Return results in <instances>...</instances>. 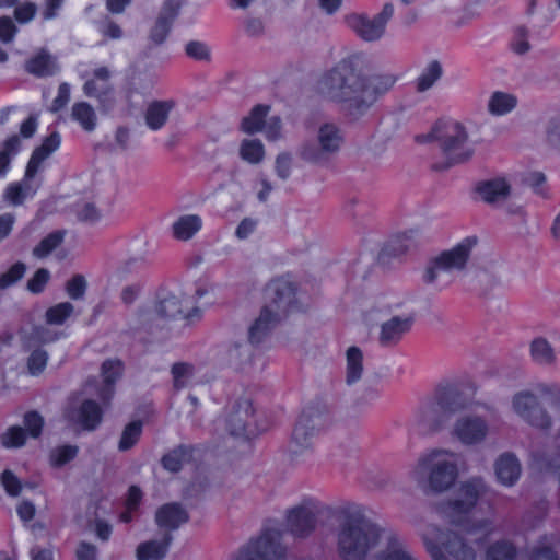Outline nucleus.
Listing matches in <instances>:
<instances>
[{"label": "nucleus", "instance_id": "1", "mask_svg": "<svg viewBox=\"0 0 560 560\" xmlns=\"http://www.w3.org/2000/svg\"><path fill=\"white\" fill-rule=\"evenodd\" d=\"M359 65H368V57L354 54L340 60L319 81V91L330 101L340 104L342 110L357 118L363 115L376 101L383 89L381 75L361 78Z\"/></svg>", "mask_w": 560, "mask_h": 560}, {"label": "nucleus", "instance_id": "2", "mask_svg": "<svg viewBox=\"0 0 560 560\" xmlns=\"http://www.w3.org/2000/svg\"><path fill=\"white\" fill-rule=\"evenodd\" d=\"M266 296L270 304L261 310L259 317L249 327L248 341L237 343L230 350V358L236 368L244 369L252 362L254 348L264 342L282 316L300 311L295 287L288 278L270 281L266 288Z\"/></svg>", "mask_w": 560, "mask_h": 560}, {"label": "nucleus", "instance_id": "3", "mask_svg": "<svg viewBox=\"0 0 560 560\" xmlns=\"http://www.w3.org/2000/svg\"><path fill=\"white\" fill-rule=\"evenodd\" d=\"M459 530L443 532L436 526H429L423 535L428 552L433 560H475L477 551L494 532V522L480 518L464 525H456Z\"/></svg>", "mask_w": 560, "mask_h": 560}, {"label": "nucleus", "instance_id": "4", "mask_svg": "<svg viewBox=\"0 0 560 560\" xmlns=\"http://www.w3.org/2000/svg\"><path fill=\"white\" fill-rule=\"evenodd\" d=\"M472 399L463 390L457 378L442 380L418 405L413 424L421 435H432L445 428L456 413L468 409Z\"/></svg>", "mask_w": 560, "mask_h": 560}, {"label": "nucleus", "instance_id": "5", "mask_svg": "<svg viewBox=\"0 0 560 560\" xmlns=\"http://www.w3.org/2000/svg\"><path fill=\"white\" fill-rule=\"evenodd\" d=\"M337 552L342 560H385L382 529L349 509L338 511Z\"/></svg>", "mask_w": 560, "mask_h": 560}, {"label": "nucleus", "instance_id": "6", "mask_svg": "<svg viewBox=\"0 0 560 560\" xmlns=\"http://www.w3.org/2000/svg\"><path fill=\"white\" fill-rule=\"evenodd\" d=\"M459 455L446 448L422 453L413 469L418 486L427 494H441L453 488L459 476Z\"/></svg>", "mask_w": 560, "mask_h": 560}, {"label": "nucleus", "instance_id": "7", "mask_svg": "<svg viewBox=\"0 0 560 560\" xmlns=\"http://www.w3.org/2000/svg\"><path fill=\"white\" fill-rule=\"evenodd\" d=\"M433 136L442 153V160L433 165L436 171L464 164L475 154L468 128L462 121L441 119L433 126Z\"/></svg>", "mask_w": 560, "mask_h": 560}, {"label": "nucleus", "instance_id": "8", "mask_svg": "<svg viewBox=\"0 0 560 560\" xmlns=\"http://www.w3.org/2000/svg\"><path fill=\"white\" fill-rule=\"evenodd\" d=\"M539 397L547 399L555 409H560V385L539 383L534 389H523L512 397L513 411L527 424L541 431L552 427V417L539 401Z\"/></svg>", "mask_w": 560, "mask_h": 560}, {"label": "nucleus", "instance_id": "9", "mask_svg": "<svg viewBox=\"0 0 560 560\" xmlns=\"http://www.w3.org/2000/svg\"><path fill=\"white\" fill-rule=\"evenodd\" d=\"M477 243L476 236H468L430 258L422 275L423 282L439 289L447 288L454 280V273L465 270Z\"/></svg>", "mask_w": 560, "mask_h": 560}, {"label": "nucleus", "instance_id": "10", "mask_svg": "<svg viewBox=\"0 0 560 560\" xmlns=\"http://www.w3.org/2000/svg\"><path fill=\"white\" fill-rule=\"evenodd\" d=\"M61 137L57 131L44 139L43 143L33 151L23 178L9 184L5 188L3 194L5 201L16 207L35 197L42 186V178L37 177V173L43 162L59 149Z\"/></svg>", "mask_w": 560, "mask_h": 560}, {"label": "nucleus", "instance_id": "11", "mask_svg": "<svg viewBox=\"0 0 560 560\" xmlns=\"http://www.w3.org/2000/svg\"><path fill=\"white\" fill-rule=\"evenodd\" d=\"M490 491L483 478L475 476L462 481L454 495L438 505L439 514L452 525L470 523L467 515Z\"/></svg>", "mask_w": 560, "mask_h": 560}, {"label": "nucleus", "instance_id": "12", "mask_svg": "<svg viewBox=\"0 0 560 560\" xmlns=\"http://www.w3.org/2000/svg\"><path fill=\"white\" fill-rule=\"evenodd\" d=\"M345 142V133L335 122L322 124L316 133L315 141L303 143L299 154L305 162L327 166L332 155L337 154Z\"/></svg>", "mask_w": 560, "mask_h": 560}, {"label": "nucleus", "instance_id": "13", "mask_svg": "<svg viewBox=\"0 0 560 560\" xmlns=\"http://www.w3.org/2000/svg\"><path fill=\"white\" fill-rule=\"evenodd\" d=\"M288 548L281 542V534L266 528L261 534L243 546L235 560H285Z\"/></svg>", "mask_w": 560, "mask_h": 560}, {"label": "nucleus", "instance_id": "14", "mask_svg": "<svg viewBox=\"0 0 560 560\" xmlns=\"http://www.w3.org/2000/svg\"><path fill=\"white\" fill-rule=\"evenodd\" d=\"M190 307V302L179 290L161 288L155 295L153 311L162 318H175L182 316L187 320L199 318L201 311L199 307Z\"/></svg>", "mask_w": 560, "mask_h": 560}, {"label": "nucleus", "instance_id": "15", "mask_svg": "<svg viewBox=\"0 0 560 560\" xmlns=\"http://www.w3.org/2000/svg\"><path fill=\"white\" fill-rule=\"evenodd\" d=\"M223 422L231 435L246 439H250L266 429V427L258 425L252 401L247 398L233 402Z\"/></svg>", "mask_w": 560, "mask_h": 560}, {"label": "nucleus", "instance_id": "16", "mask_svg": "<svg viewBox=\"0 0 560 560\" xmlns=\"http://www.w3.org/2000/svg\"><path fill=\"white\" fill-rule=\"evenodd\" d=\"M421 240L419 229L393 232L387 238V269L402 266L408 256L421 245Z\"/></svg>", "mask_w": 560, "mask_h": 560}, {"label": "nucleus", "instance_id": "17", "mask_svg": "<svg viewBox=\"0 0 560 560\" xmlns=\"http://www.w3.org/2000/svg\"><path fill=\"white\" fill-rule=\"evenodd\" d=\"M320 509L314 500H305L288 511L285 517L287 530L295 538L310 536L317 522Z\"/></svg>", "mask_w": 560, "mask_h": 560}, {"label": "nucleus", "instance_id": "18", "mask_svg": "<svg viewBox=\"0 0 560 560\" xmlns=\"http://www.w3.org/2000/svg\"><path fill=\"white\" fill-rule=\"evenodd\" d=\"M490 433L488 421L477 415L458 417L452 428V435L463 445L474 446L483 443Z\"/></svg>", "mask_w": 560, "mask_h": 560}, {"label": "nucleus", "instance_id": "19", "mask_svg": "<svg viewBox=\"0 0 560 560\" xmlns=\"http://www.w3.org/2000/svg\"><path fill=\"white\" fill-rule=\"evenodd\" d=\"M345 23L361 39L374 42L380 39L385 31V10L374 15L351 13L345 16Z\"/></svg>", "mask_w": 560, "mask_h": 560}, {"label": "nucleus", "instance_id": "20", "mask_svg": "<svg viewBox=\"0 0 560 560\" xmlns=\"http://www.w3.org/2000/svg\"><path fill=\"white\" fill-rule=\"evenodd\" d=\"M110 71L106 67H98L93 72V78L86 80L83 92L88 97L98 101L104 110H109L114 104L113 86L109 83Z\"/></svg>", "mask_w": 560, "mask_h": 560}, {"label": "nucleus", "instance_id": "21", "mask_svg": "<svg viewBox=\"0 0 560 560\" xmlns=\"http://www.w3.org/2000/svg\"><path fill=\"white\" fill-rule=\"evenodd\" d=\"M122 373V363L120 360H106L102 364V386H96V381H89L85 384L84 392L89 395L95 394L104 404L110 400L114 395L115 382Z\"/></svg>", "mask_w": 560, "mask_h": 560}, {"label": "nucleus", "instance_id": "22", "mask_svg": "<svg viewBox=\"0 0 560 560\" xmlns=\"http://www.w3.org/2000/svg\"><path fill=\"white\" fill-rule=\"evenodd\" d=\"M512 186L505 177H494L479 182L476 186V192L479 198L490 205L500 206L509 199Z\"/></svg>", "mask_w": 560, "mask_h": 560}, {"label": "nucleus", "instance_id": "23", "mask_svg": "<svg viewBox=\"0 0 560 560\" xmlns=\"http://www.w3.org/2000/svg\"><path fill=\"white\" fill-rule=\"evenodd\" d=\"M66 415L70 421L79 424L82 429L94 430L102 420L103 410L94 400L85 399L79 407H74L71 402Z\"/></svg>", "mask_w": 560, "mask_h": 560}, {"label": "nucleus", "instance_id": "24", "mask_svg": "<svg viewBox=\"0 0 560 560\" xmlns=\"http://www.w3.org/2000/svg\"><path fill=\"white\" fill-rule=\"evenodd\" d=\"M494 474L501 485L505 487L515 485L522 474V466L516 455L511 452L499 455L494 462Z\"/></svg>", "mask_w": 560, "mask_h": 560}, {"label": "nucleus", "instance_id": "25", "mask_svg": "<svg viewBox=\"0 0 560 560\" xmlns=\"http://www.w3.org/2000/svg\"><path fill=\"white\" fill-rule=\"evenodd\" d=\"M179 2L177 0H166L162 11L151 31V39L155 44H161L165 40L174 19L178 14Z\"/></svg>", "mask_w": 560, "mask_h": 560}, {"label": "nucleus", "instance_id": "26", "mask_svg": "<svg viewBox=\"0 0 560 560\" xmlns=\"http://www.w3.org/2000/svg\"><path fill=\"white\" fill-rule=\"evenodd\" d=\"M317 420L313 418L312 412L304 410L294 425L292 442L301 448H307L311 445V440L315 434Z\"/></svg>", "mask_w": 560, "mask_h": 560}, {"label": "nucleus", "instance_id": "27", "mask_svg": "<svg viewBox=\"0 0 560 560\" xmlns=\"http://www.w3.org/2000/svg\"><path fill=\"white\" fill-rule=\"evenodd\" d=\"M415 323V315L412 313H405L401 315H390L387 318V347L396 346L407 335Z\"/></svg>", "mask_w": 560, "mask_h": 560}, {"label": "nucleus", "instance_id": "28", "mask_svg": "<svg viewBox=\"0 0 560 560\" xmlns=\"http://www.w3.org/2000/svg\"><path fill=\"white\" fill-rule=\"evenodd\" d=\"M155 518L160 527L176 529L188 521V513L178 503H167L158 510Z\"/></svg>", "mask_w": 560, "mask_h": 560}, {"label": "nucleus", "instance_id": "29", "mask_svg": "<svg viewBox=\"0 0 560 560\" xmlns=\"http://www.w3.org/2000/svg\"><path fill=\"white\" fill-rule=\"evenodd\" d=\"M175 107L173 100L154 101L150 103L145 110V124L149 129L160 130L166 122L171 110Z\"/></svg>", "mask_w": 560, "mask_h": 560}, {"label": "nucleus", "instance_id": "30", "mask_svg": "<svg viewBox=\"0 0 560 560\" xmlns=\"http://www.w3.org/2000/svg\"><path fill=\"white\" fill-rule=\"evenodd\" d=\"M26 70L36 77H49L59 71V66L56 58L43 49L26 62Z\"/></svg>", "mask_w": 560, "mask_h": 560}, {"label": "nucleus", "instance_id": "31", "mask_svg": "<svg viewBox=\"0 0 560 560\" xmlns=\"http://www.w3.org/2000/svg\"><path fill=\"white\" fill-rule=\"evenodd\" d=\"M202 228V219L198 214L180 215L172 225L173 236L178 241L192 238Z\"/></svg>", "mask_w": 560, "mask_h": 560}, {"label": "nucleus", "instance_id": "32", "mask_svg": "<svg viewBox=\"0 0 560 560\" xmlns=\"http://www.w3.org/2000/svg\"><path fill=\"white\" fill-rule=\"evenodd\" d=\"M171 541L172 536L164 534L159 540L154 539L140 544L137 549L138 560H161L165 557Z\"/></svg>", "mask_w": 560, "mask_h": 560}, {"label": "nucleus", "instance_id": "33", "mask_svg": "<svg viewBox=\"0 0 560 560\" xmlns=\"http://www.w3.org/2000/svg\"><path fill=\"white\" fill-rule=\"evenodd\" d=\"M71 120L77 122L84 131L92 132L97 126V115L94 107L88 102H75L71 107Z\"/></svg>", "mask_w": 560, "mask_h": 560}, {"label": "nucleus", "instance_id": "34", "mask_svg": "<svg viewBox=\"0 0 560 560\" xmlns=\"http://www.w3.org/2000/svg\"><path fill=\"white\" fill-rule=\"evenodd\" d=\"M200 450L192 446H179L162 458L163 467L170 471H178L184 464L189 463L199 456Z\"/></svg>", "mask_w": 560, "mask_h": 560}, {"label": "nucleus", "instance_id": "35", "mask_svg": "<svg viewBox=\"0 0 560 560\" xmlns=\"http://www.w3.org/2000/svg\"><path fill=\"white\" fill-rule=\"evenodd\" d=\"M61 334L46 325L33 326L31 331L23 330V341L27 348L49 343L58 340Z\"/></svg>", "mask_w": 560, "mask_h": 560}, {"label": "nucleus", "instance_id": "36", "mask_svg": "<svg viewBox=\"0 0 560 560\" xmlns=\"http://www.w3.org/2000/svg\"><path fill=\"white\" fill-rule=\"evenodd\" d=\"M517 105L515 95L502 91H495L488 101V112L493 116H503L512 112Z\"/></svg>", "mask_w": 560, "mask_h": 560}, {"label": "nucleus", "instance_id": "37", "mask_svg": "<svg viewBox=\"0 0 560 560\" xmlns=\"http://www.w3.org/2000/svg\"><path fill=\"white\" fill-rule=\"evenodd\" d=\"M346 383L355 384L363 374V353L360 348L352 346L346 351Z\"/></svg>", "mask_w": 560, "mask_h": 560}, {"label": "nucleus", "instance_id": "38", "mask_svg": "<svg viewBox=\"0 0 560 560\" xmlns=\"http://www.w3.org/2000/svg\"><path fill=\"white\" fill-rule=\"evenodd\" d=\"M171 372L174 387L176 389H182L199 383L196 368L190 363L177 362L173 364Z\"/></svg>", "mask_w": 560, "mask_h": 560}, {"label": "nucleus", "instance_id": "39", "mask_svg": "<svg viewBox=\"0 0 560 560\" xmlns=\"http://www.w3.org/2000/svg\"><path fill=\"white\" fill-rule=\"evenodd\" d=\"M443 75V67L439 60L429 61L416 81L418 92L430 90Z\"/></svg>", "mask_w": 560, "mask_h": 560}, {"label": "nucleus", "instance_id": "40", "mask_svg": "<svg viewBox=\"0 0 560 560\" xmlns=\"http://www.w3.org/2000/svg\"><path fill=\"white\" fill-rule=\"evenodd\" d=\"M387 560H416L405 540L394 532L387 533Z\"/></svg>", "mask_w": 560, "mask_h": 560}, {"label": "nucleus", "instance_id": "41", "mask_svg": "<svg viewBox=\"0 0 560 560\" xmlns=\"http://www.w3.org/2000/svg\"><path fill=\"white\" fill-rule=\"evenodd\" d=\"M530 355L540 365H551L556 361V354L551 345L544 338L533 340Z\"/></svg>", "mask_w": 560, "mask_h": 560}, {"label": "nucleus", "instance_id": "42", "mask_svg": "<svg viewBox=\"0 0 560 560\" xmlns=\"http://www.w3.org/2000/svg\"><path fill=\"white\" fill-rule=\"evenodd\" d=\"M269 112V106L257 105L248 116L244 117L242 121V129L246 133H255L262 130L265 118Z\"/></svg>", "mask_w": 560, "mask_h": 560}, {"label": "nucleus", "instance_id": "43", "mask_svg": "<svg viewBox=\"0 0 560 560\" xmlns=\"http://www.w3.org/2000/svg\"><path fill=\"white\" fill-rule=\"evenodd\" d=\"M240 154L244 161L258 164L265 156V148L260 140L245 139L241 144Z\"/></svg>", "mask_w": 560, "mask_h": 560}, {"label": "nucleus", "instance_id": "44", "mask_svg": "<svg viewBox=\"0 0 560 560\" xmlns=\"http://www.w3.org/2000/svg\"><path fill=\"white\" fill-rule=\"evenodd\" d=\"M73 313V305L70 302H61L46 311V323L48 325H62Z\"/></svg>", "mask_w": 560, "mask_h": 560}, {"label": "nucleus", "instance_id": "45", "mask_svg": "<svg viewBox=\"0 0 560 560\" xmlns=\"http://www.w3.org/2000/svg\"><path fill=\"white\" fill-rule=\"evenodd\" d=\"M65 233L62 231H55L44 237L40 243L34 248L33 254L37 258L48 256L56 249L63 241Z\"/></svg>", "mask_w": 560, "mask_h": 560}, {"label": "nucleus", "instance_id": "46", "mask_svg": "<svg viewBox=\"0 0 560 560\" xmlns=\"http://www.w3.org/2000/svg\"><path fill=\"white\" fill-rule=\"evenodd\" d=\"M515 547L509 541H498L487 551V560H514Z\"/></svg>", "mask_w": 560, "mask_h": 560}, {"label": "nucleus", "instance_id": "47", "mask_svg": "<svg viewBox=\"0 0 560 560\" xmlns=\"http://www.w3.org/2000/svg\"><path fill=\"white\" fill-rule=\"evenodd\" d=\"M141 431L142 424L140 421H133L129 423L121 434V439L119 441V450L127 451L131 448L139 440Z\"/></svg>", "mask_w": 560, "mask_h": 560}, {"label": "nucleus", "instance_id": "48", "mask_svg": "<svg viewBox=\"0 0 560 560\" xmlns=\"http://www.w3.org/2000/svg\"><path fill=\"white\" fill-rule=\"evenodd\" d=\"M26 440L23 428L13 425L1 435V443L7 448L21 447Z\"/></svg>", "mask_w": 560, "mask_h": 560}, {"label": "nucleus", "instance_id": "49", "mask_svg": "<svg viewBox=\"0 0 560 560\" xmlns=\"http://www.w3.org/2000/svg\"><path fill=\"white\" fill-rule=\"evenodd\" d=\"M78 447L73 445H62L54 448L50 454L52 466L60 467L75 457Z\"/></svg>", "mask_w": 560, "mask_h": 560}, {"label": "nucleus", "instance_id": "50", "mask_svg": "<svg viewBox=\"0 0 560 560\" xmlns=\"http://www.w3.org/2000/svg\"><path fill=\"white\" fill-rule=\"evenodd\" d=\"M141 499V490L136 486H131L129 488L128 498L126 501V511L120 515L121 522L129 523L132 520V512L137 510Z\"/></svg>", "mask_w": 560, "mask_h": 560}, {"label": "nucleus", "instance_id": "51", "mask_svg": "<svg viewBox=\"0 0 560 560\" xmlns=\"http://www.w3.org/2000/svg\"><path fill=\"white\" fill-rule=\"evenodd\" d=\"M511 49L517 55H524L530 49L528 42V30L524 26L515 28L514 37L511 42Z\"/></svg>", "mask_w": 560, "mask_h": 560}, {"label": "nucleus", "instance_id": "52", "mask_svg": "<svg viewBox=\"0 0 560 560\" xmlns=\"http://www.w3.org/2000/svg\"><path fill=\"white\" fill-rule=\"evenodd\" d=\"M25 265L22 262L14 264L7 272L0 275V289H7L23 278L25 273Z\"/></svg>", "mask_w": 560, "mask_h": 560}, {"label": "nucleus", "instance_id": "53", "mask_svg": "<svg viewBox=\"0 0 560 560\" xmlns=\"http://www.w3.org/2000/svg\"><path fill=\"white\" fill-rule=\"evenodd\" d=\"M1 485L11 497L19 495L22 489L21 480L9 469L1 474Z\"/></svg>", "mask_w": 560, "mask_h": 560}, {"label": "nucleus", "instance_id": "54", "mask_svg": "<svg viewBox=\"0 0 560 560\" xmlns=\"http://www.w3.org/2000/svg\"><path fill=\"white\" fill-rule=\"evenodd\" d=\"M48 360L47 352L44 350H34L27 362L28 371L32 375H38L46 368Z\"/></svg>", "mask_w": 560, "mask_h": 560}, {"label": "nucleus", "instance_id": "55", "mask_svg": "<svg viewBox=\"0 0 560 560\" xmlns=\"http://www.w3.org/2000/svg\"><path fill=\"white\" fill-rule=\"evenodd\" d=\"M185 51L188 57L196 60H208L210 58L209 47L199 40H191L186 44Z\"/></svg>", "mask_w": 560, "mask_h": 560}, {"label": "nucleus", "instance_id": "56", "mask_svg": "<svg viewBox=\"0 0 560 560\" xmlns=\"http://www.w3.org/2000/svg\"><path fill=\"white\" fill-rule=\"evenodd\" d=\"M24 424L28 431L30 436L37 438L42 433L44 419L36 411H30L24 416Z\"/></svg>", "mask_w": 560, "mask_h": 560}, {"label": "nucleus", "instance_id": "57", "mask_svg": "<svg viewBox=\"0 0 560 560\" xmlns=\"http://www.w3.org/2000/svg\"><path fill=\"white\" fill-rule=\"evenodd\" d=\"M66 290L68 295L73 299H80L86 290V281L83 276L77 275L67 282Z\"/></svg>", "mask_w": 560, "mask_h": 560}, {"label": "nucleus", "instance_id": "58", "mask_svg": "<svg viewBox=\"0 0 560 560\" xmlns=\"http://www.w3.org/2000/svg\"><path fill=\"white\" fill-rule=\"evenodd\" d=\"M70 95H71L70 84H68L66 82L61 83L58 88L57 96L54 98V101L51 103V110L59 112L61 108H63L68 104V102L70 100Z\"/></svg>", "mask_w": 560, "mask_h": 560}, {"label": "nucleus", "instance_id": "59", "mask_svg": "<svg viewBox=\"0 0 560 560\" xmlns=\"http://www.w3.org/2000/svg\"><path fill=\"white\" fill-rule=\"evenodd\" d=\"M49 280V272L46 269H39L32 279L28 280L27 288L33 293H39Z\"/></svg>", "mask_w": 560, "mask_h": 560}, {"label": "nucleus", "instance_id": "60", "mask_svg": "<svg viewBox=\"0 0 560 560\" xmlns=\"http://www.w3.org/2000/svg\"><path fill=\"white\" fill-rule=\"evenodd\" d=\"M292 156L289 153H280L276 159V173L282 178L287 179L291 174Z\"/></svg>", "mask_w": 560, "mask_h": 560}, {"label": "nucleus", "instance_id": "61", "mask_svg": "<svg viewBox=\"0 0 560 560\" xmlns=\"http://www.w3.org/2000/svg\"><path fill=\"white\" fill-rule=\"evenodd\" d=\"M268 140H278L281 137V120L279 117H270L262 127Z\"/></svg>", "mask_w": 560, "mask_h": 560}, {"label": "nucleus", "instance_id": "62", "mask_svg": "<svg viewBox=\"0 0 560 560\" xmlns=\"http://www.w3.org/2000/svg\"><path fill=\"white\" fill-rule=\"evenodd\" d=\"M15 33L16 26L13 21L8 16L0 18V39L3 43H10L13 40Z\"/></svg>", "mask_w": 560, "mask_h": 560}, {"label": "nucleus", "instance_id": "63", "mask_svg": "<svg viewBox=\"0 0 560 560\" xmlns=\"http://www.w3.org/2000/svg\"><path fill=\"white\" fill-rule=\"evenodd\" d=\"M78 217L81 221L94 223L100 220L101 213L93 203H85L79 209Z\"/></svg>", "mask_w": 560, "mask_h": 560}, {"label": "nucleus", "instance_id": "64", "mask_svg": "<svg viewBox=\"0 0 560 560\" xmlns=\"http://www.w3.org/2000/svg\"><path fill=\"white\" fill-rule=\"evenodd\" d=\"M36 13V7L34 3H24L18 7L14 11L15 19L20 23L30 22Z\"/></svg>", "mask_w": 560, "mask_h": 560}]
</instances>
